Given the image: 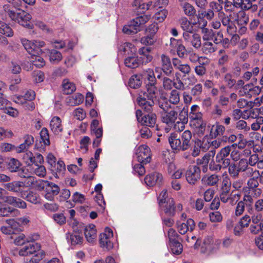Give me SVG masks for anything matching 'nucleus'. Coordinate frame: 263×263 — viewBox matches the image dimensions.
Masks as SVG:
<instances>
[{"label": "nucleus", "instance_id": "1", "mask_svg": "<svg viewBox=\"0 0 263 263\" xmlns=\"http://www.w3.org/2000/svg\"><path fill=\"white\" fill-rule=\"evenodd\" d=\"M12 4H6L3 6L4 14L8 15L11 20L18 22L22 25H24V22L30 20V15L22 10L23 2L22 0H7Z\"/></svg>", "mask_w": 263, "mask_h": 263}, {"label": "nucleus", "instance_id": "2", "mask_svg": "<svg viewBox=\"0 0 263 263\" xmlns=\"http://www.w3.org/2000/svg\"><path fill=\"white\" fill-rule=\"evenodd\" d=\"M21 43L26 51L31 55V62L37 67L41 68L45 65L44 59L39 55L43 53L41 48L44 47L46 44L41 40L29 41L26 39H22Z\"/></svg>", "mask_w": 263, "mask_h": 263}, {"label": "nucleus", "instance_id": "3", "mask_svg": "<svg viewBox=\"0 0 263 263\" xmlns=\"http://www.w3.org/2000/svg\"><path fill=\"white\" fill-rule=\"evenodd\" d=\"M155 84H147L146 92L139 94L137 98L139 105L147 112L152 111L155 101L157 100V89Z\"/></svg>", "mask_w": 263, "mask_h": 263}, {"label": "nucleus", "instance_id": "4", "mask_svg": "<svg viewBox=\"0 0 263 263\" xmlns=\"http://www.w3.org/2000/svg\"><path fill=\"white\" fill-rule=\"evenodd\" d=\"M192 137V133L189 130H185L180 136L175 133H172L168 137V142L173 149L184 151L190 147Z\"/></svg>", "mask_w": 263, "mask_h": 263}, {"label": "nucleus", "instance_id": "5", "mask_svg": "<svg viewBox=\"0 0 263 263\" xmlns=\"http://www.w3.org/2000/svg\"><path fill=\"white\" fill-rule=\"evenodd\" d=\"M236 144H233L222 147L217 153L215 157V161L218 163L213 170H220L221 168H226L231 162L230 155L231 149L234 148Z\"/></svg>", "mask_w": 263, "mask_h": 263}, {"label": "nucleus", "instance_id": "6", "mask_svg": "<svg viewBox=\"0 0 263 263\" xmlns=\"http://www.w3.org/2000/svg\"><path fill=\"white\" fill-rule=\"evenodd\" d=\"M228 167L230 176L234 179L238 178L240 172H246L248 175L253 173V168L248 167V161L245 159H240L237 163L230 162Z\"/></svg>", "mask_w": 263, "mask_h": 263}, {"label": "nucleus", "instance_id": "7", "mask_svg": "<svg viewBox=\"0 0 263 263\" xmlns=\"http://www.w3.org/2000/svg\"><path fill=\"white\" fill-rule=\"evenodd\" d=\"M112 237V231L110 228H106L104 232L100 234L99 242L100 246L108 250L111 249L113 248V243L111 241Z\"/></svg>", "mask_w": 263, "mask_h": 263}, {"label": "nucleus", "instance_id": "8", "mask_svg": "<svg viewBox=\"0 0 263 263\" xmlns=\"http://www.w3.org/2000/svg\"><path fill=\"white\" fill-rule=\"evenodd\" d=\"M138 161L140 163L146 164L151 161V150L146 145H141L136 149V152Z\"/></svg>", "mask_w": 263, "mask_h": 263}, {"label": "nucleus", "instance_id": "9", "mask_svg": "<svg viewBox=\"0 0 263 263\" xmlns=\"http://www.w3.org/2000/svg\"><path fill=\"white\" fill-rule=\"evenodd\" d=\"M173 86L177 90H184L185 89V85L179 78L178 77L174 80H172L167 77L163 78V87L164 89L170 90L172 89Z\"/></svg>", "mask_w": 263, "mask_h": 263}, {"label": "nucleus", "instance_id": "10", "mask_svg": "<svg viewBox=\"0 0 263 263\" xmlns=\"http://www.w3.org/2000/svg\"><path fill=\"white\" fill-rule=\"evenodd\" d=\"M261 91L259 86H254L252 84H247L240 88L238 94L241 96L250 98L253 96L259 95Z\"/></svg>", "mask_w": 263, "mask_h": 263}, {"label": "nucleus", "instance_id": "11", "mask_svg": "<svg viewBox=\"0 0 263 263\" xmlns=\"http://www.w3.org/2000/svg\"><path fill=\"white\" fill-rule=\"evenodd\" d=\"M185 177L190 184H195L200 178V169L196 165L190 166L186 171Z\"/></svg>", "mask_w": 263, "mask_h": 263}, {"label": "nucleus", "instance_id": "12", "mask_svg": "<svg viewBox=\"0 0 263 263\" xmlns=\"http://www.w3.org/2000/svg\"><path fill=\"white\" fill-rule=\"evenodd\" d=\"M227 142V137L223 136L221 138H218L210 141L208 140H203L202 148L204 150H208L210 147L216 149L220 147Z\"/></svg>", "mask_w": 263, "mask_h": 263}, {"label": "nucleus", "instance_id": "13", "mask_svg": "<svg viewBox=\"0 0 263 263\" xmlns=\"http://www.w3.org/2000/svg\"><path fill=\"white\" fill-rule=\"evenodd\" d=\"M5 188L10 192L20 194L24 198L26 195V190H25L23 182L20 181H14L5 185Z\"/></svg>", "mask_w": 263, "mask_h": 263}, {"label": "nucleus", "instance_id": "14", "mask_svg": "<svg viewBox=\"0 0 263 263\" xmlns=\"http://www.w3.org/2000/svg\"><path fill=\"white\" fill-rule=\"evenodd\" d=\"M41 245L37 243H28L23 247L19 251V255L22 256H27L37 253L38 252L41 251Z\"/></svg>", "mask_w": 263, "mask_h": 263}, {"label": "nucleus", "instance_id": "15", "mask_svg": "<svg viewBox=\"0 0 263 263\" xmlns=\"http://www.w3.org/2000/svg\"><path fill=\"white\" fill-rule=\"evenodd\" d=\"M179 121L173 124L174 129L177 132L183 131L185 128V124L188 121L187 111L184 108L180 111L179 115Z\"/></svg>", "mask_w": 263, "mask_h": 263}, {"label": "nucleus", "instance_id": "16", "mask_svg": "<svg viewBox=\"0 0 263 263\" xmlns=\"http://www.w3.org/2000/svg\"><path fill=\"white\" fill-rule=\"evenodd\" d=\"M176 224L178 232L182 235L185 234L187 231H192L195 227L194 221L191 218L188 219L185 223L177 221Z\"/></svg>", "mask_w": 263, "mask_h": 263}, {"label": "nucleus", "instance_id": "17", "mask_svg": "<svg viewBox=\"0 0 263 263\" xmlns=\"http://www.w3.org/2000/svg\"><path fill=\"white\" fill-rule=\"evenodd\" d=\"M45 198L52 201L54 199L55 196L57 195L60 192V187L57 184L52 182H49L45 188Z\"/></svg>", "mask_w": 263, "mask_h": 263}, {"label": "nucleus", "instance_id": "18", "mask_svg": "<svg viewBox=\"0 0 263 263\" xmlns=\"http://www.w3.org/2000/svg\"><path fill=\"white\" fill-rule=\"evenodd\" d=\"M178 117V112L175 109L171 110L161 114V120L168 125H173Z\"/></svg>", "mask_w": 263, "mask_h": 263}, {"label": "nucleus", "instance_id": "19", "mask_svg": "<svg viewBox=\"0 0 263 263\" xmlns=\"http://www.w3.org/2000/svg\"><path fill=\"white\" fill-rule=\"evenodd\" d=\"M163 179L162 175L158 173L154 172L147 175L144 179L145 183L148 186H154L156 183H160Z\"/></svg>", "mask_w": 263, "mask_h": 263}, {"label": "nucleus", "instance_id": "20", "mask_svg": "<svg viewBox=\"0 0 263 263\" xmlns=\"http://www.w3.org/2000/svg\"><path fill=\"white\" fill-rule=\"evenodd\" d=\"M230 16L231 19L234 18V21L240 26L246 25L249 21L248 16L242 10L239 11L237 13H233L230 15Z\"/></svg>", "mask_w": 263, "mask_h": 263}, {"label": "nucleus", "instance_id": "21", "mask_svg": "<svg viewBox=\"0 0 263 263\" xmlns=\"http://www.w3.org/2000/svg\"><path fill=\"white\" fill-rule=\"evenodd\" d=\"M50 127L54 134L59 135L61 133L63 132V127L60 118L58 116L53 117L50 121Z\"/></svg>", "mask_w": 263, "mask_h": 263}, {"label": "nucleus", "instance_id": "22", "mask_svg": "<svg viewBox=\"0 0 263 263\" xmlns=\"http://www.w3.org/2000/svg\"><path fill=\"white\" fill-rule=\"evenodd\" d=\"M84 234L87 241L89 243H93L97 238V230L95 226L90 224L86 226Z\"/></svg>", "mask_w": 263, "mask_h": 263}, {"label": "nucleus", "instance_id": "23", "mask_svg": "<svg viewBox=\"0 0 263 263\" xmlns=\"http://www.w3.org/2000/svg\"><path fill=\"white\" fill-rule=\"evenodd\" d=\"M191 125L199 137L203 135L205 129L206 123L203 121L202 118L191 121Z\"/></svg>", "mask_w": 263, "mask_h": 263}, {"label": "nucleus", "instance_id": "24", "mask_svg": "<svg viewBox=\"0 0 263 263\" xmlns=\"http://www.w3.org/2000/svg\"><path fill=\"white\" fill-rule=\"evenodd\" d=\"M203 43L202 46V51L205 54H211L214 52L216 50V47L213 43L209 41L207 35L204 34L203 36Z\"/></svg>", "mask_w": 263, "mask_h": 263}, {"label": "nucleus", "instance_id": "25", "mask_svg": "<svg viewBox=\"0 0 263 263\" xmlns=\"http://www.w3.org/2000/svg\"><path fill=\"white\" fill-rule=\"evenodd\" d=\"M172 63L175 68L181 72L184 75L188 74L191 70V68L189 64H183L178 58H173L172 59Z\"/></svg>", "mask_w": 263, "mask_h": 263}, {"label": "nucleus", "instance_id": "26", "mask_svg": "<svg viewBox=\"0 0 263 263\" xmlns=\"http://www.w3.org/2000/svg\"><path fill=\"white\" fill-rule=\"evenodd\" d=\"M161 59L162 70L167 76H170L173 72V68L172 66L169 57L165 54H162Z\"/></svg>", "mask_w": 263, "mask_h": 263}, {"label": "nucleus", "instance_id": "27", "mask_svg": "<svg viewBox=\"0 0 263 263\" xmlns=\"http://www.w3.org/2000/svg\"><path fill=\"white\" fill-rule=\"evenodd\" d=\"M214 16V13L213 11L209 9L206 11H202L201 13H199L197 15L198 23L199 24H201L203 26H206L207 25V21L204 18L205 17L207 20H211Z\"/></svg>", "mask_w": 263, "mask_h": 263}, {"label": "nucleus", "instance_id": "28", "mask_svg": "<svg viewBox=\"0 0 263 263\" xmlns=\"http://www.w3.org/2000/svg\"><path fill=\"white\" fill-rule=\"evenodd\" d=\"M226 128L224 126L218 123H216L213 125L210 129V136L212 138H216L218 136L223 135L225 132Z\"/></svg>", "mask_w": 263, "mask_h": 263}, {"label": "nucleus", "instance_id": "29", "mask_svg": "<svg viewBox=\"0 0 263 263\" xmlns=\"http://www.w3.org/2000/svg\"><path fill=\"white\" fill-rule=\"evenodd\" d=\"M157 117L155 114H150L143 116L140 123L145 126L154 127L156 123Z\"/></svg>", "mask_w": 263, "mask_h": 263}, {"label": "nucleus", "instance_id": "30", "mask_svg": "<svg viewBox=\"0 0 263 263\" xmlns=\"http://www.w3.org/2000/svg\"><path fill=\"white\" fill-rule=\"evenodd\" d=\"M166 204L163 208V211L166 215L173 217L175 214V204L174 199L172 198L167 199Z\"/></svg>", "mask_w": 263, "mask_h": 263}, {"label": "nucleus", "instance_id": "31", "mask_svg": "<svg viewBox=\"0 0 263 263\" xmlns=\"http://www.w3.org/2000/svg\"><path fill=\"white\" fill-rule=\"evenodd\" d=\"M151 17V15H143L136 17L130 22L135 28L138 29V31H139L140 30V26L147 22Z\"/></svg>", "mask_w": 263, "mask_h": 263}, {"label": "nucleus", "instance_id": "32", "mask_svg": "<svg viewBox=\"0 0 263 263\" xmlns=\"http://www.w3.org/2000/svg\"><path fill=\"white\" fill-rule=\"evenodd\" d=\"M32 175H35L40 178H44L47 174L46 167L43 165L34 164V165L30 166Z\"/></svg>", "mask_w": 263, "mask_h": 263}, {"label": "nucleus", "instance_id": "33", "mask_svg": "<svg viewBox=\"0 0 263 263\" xmlns=\"http://www.w3.org/2000/svg\"><path fill=\"white\" fill-rule=\"evenodd\" d=\"M151 48L149 47H142L139 50V53L141 55L142 62L147 63L153 60V56L151 53Z\"/></svg>", "mask_w": 263, "mask_h": 263}, {"label": "nucleus", "instance_id": "34", "mask_svg": "<svg viewBox=\"0 0 263 263\" xmlns=\"http://www.w3.org/2000/svg\"><path fill=\"white\" fill-rule=\"evenodd\" d=\"M119 50L123 51L124 54L129 55L135 54L137 49L135 46L130 43H124L120 45Z\"/></svg>", "mask_w": 263, "mask_h": 263}, {"label": "nucleus", "instance_id": "35", "mask_svg": "<svg viewBox=\"0 0 263 263\" xmlns=\"http://www.w3.org/2000/svg\"><path fill=\"white\" fill-rule=\"evenodd\" d=\"M63 91L65 94L72 93L76 90L75 84L68 79H64L62 82Z\"/></svg>", "mask_w": 263, "mask_h": 263}, {"label": "nucleus", "instance_id": "36", "mask_svg": "<svg viewBox=\"0 0 263 263\" xmlns=\"http://www.w3.org/2000/svg\"><path fill=\"white\" fill-rule=\"evenodd\" d=\"M84 101V97L80 93H75L68 98L67 103L71 106L78 105Z\"/></svg>", "mask_w": 263, "mask_h": 263}, {"label": "nucleus", "instance_id": "37", "mask_svg": "<svg viewBox=\"0 0 263 263\" xmlns=\"http://www.w3.org/2000/svg\"><path fill=\"white\" fill-rule=\"evenodd\" d=\"M35 92L32 90H27L25 93L24 95L23 96H19L17 97L16 98V100H15V102L23 104L25 103L24 101L22 100L23 99L24 100L26 101H32L35 99Z\"/></svg>", "mask_w": 263, "mask_h": 263}, {"label": "nucleus", "instance_id": "38", "mask_svg": "<svg viewBox=\"0 0 263 263\" xmlns=\"http://www.w3.org/2000/svg\"><path fill=\"white\" fill-rule=\"evenodd\" d=\"M0 34L7 37H12L13 31L9 25L4 22L0 20Z\"/></svg>", "mask_w": 263, "mask_h": 263}, {"label": "nucleus", "instance_id": "39", "mask_svg": "<svg viewBox=\"0 0 263 263\" xmlns=\"http://www.w3.org/2000/svg\"><path fill=\"white\" fill-rule=\"evenodd\" d=\"M124 64L126 67L130 68H135L138 67L139 65V60L138 58L134 56V54L129 55L124 60Z\"/></svg>", "mask_w": 263, "mask_h": 263}, {"label": "nucleus", "instance_id": "40", "mask_svg": "<svg viewBox=\"0 0 263 263\" xmlns=\"http://www.w3.org/2000/svg\"><path fill=\"white\" fill-rule=\"evenodd\" d=\"M142 76L135 74L132 76L129 81V85L131 88L136 89L139 87L142 84Z\"/></svg>", "mask_w": 263, "mask_h": 263}, {"label": "nucleus", "instance_id": "41", "mask_svg": "<svg viewBox=\"0 0 263 263\" xmlns=\"http://www.w3.org/2000/svg\"><path fill=\"white\" fill-rule=\"evenodd\" d=\"M133 5L141 10L140 12H144L151 9L152 6V2H149L147 4H145L144 0H135Z\"/></svg>", "mask_w": 263, "mask_h": 263}, {"label": "nucleus", "instance_id": "42", "mask_svg": "<svg viewBox=\"0 0 263 263\" xmlns=\"http://www.w3.org/2000/svg\"><path fill=\"white\" fill-rule=\"evenodd\" d=\"M189 116L191 121L202 118V114L199 111V107L197 105L192 106Z\"/></svg>", "mask_w": 263, "mask_h": 263}, {"label": "nucleus", "instance_id": "43", "mask_svg": "<svg viewBox=\"0 0 263 263\" xmlns=\"http://www.w3.org/2000/svg\"><path fill=\"white\" fill-rule=\"evenodd\" d=\"M23 162L28 166H31L35 163V159L33 153L30 151H26L22 156Z\"/></svg>", "mask_w": 263, "mask_h": 263}, {"label": "nucleus", "instance_id": "44", "mask_svg": "<svg viewBox=\"0 0 263 263\" xmlns=\"http://www.w3.org/2000/svg\"><path fill=\"white\" fill-rule=\"evenodd\" d=\"M69 240L72 245L75 246L82 244L83 238L81 233L74 232L70 235Z\"/></svg>", "mask_w": 263, "mask_h": 263}, {"label": "nucleus", "instance_id": "45", "mask_svg": "<svg viewBox=\"0 0 263 263\" xmlns=\"http://www.w3.org/2000/svg\"><path fill=\"white\" fill-rule=\"evenodd\" d=\"M179 24L181 28L184 31H193L194 27L191 23L185 17H181L179 20Z\"/></svg>", "mask_w": 263, "mask_h": 263}, {"label": "nucleus", "instance_id": "46", "mask_svg": "<svg viewBox=\"0 0 263 263\" xmlns=\"http://www.w3.org/2000/svg\"><path fill=\"white\" fill-rule=\"evenodd\" d=\"M10 214H12L13 216H18L20 215V211L10 207L0 208V216H8Z\"/></svg>", "mask_w": 263, "mask_h": 263}, {"label": "nucleus", "instance_id": "47", "mask_svg": "<svg viewBox=\"0 0 263 263\" xmlns=\"http://www.w3.org/2000/svg\"><path fill=\"white\" fill-rule=\"evenodd\" d=\"M20 161L15 159L11 158L8 162V168L11 172H17L21 166Z\"/></svg>", "mask_w": 263, "mask_h": 263}, {"label": "nucleus", "instance_id": "48", "mask_svg": "<svg viewBox=\"0 0 263 263\" xmlns=\"http://www.w3.org/2000/svg\"><path fill=\"white\" fill-rule=\"evenodd\" d=\"M181 7L184 14L188 16H194L196 14V11L195 8L188 3L182 4Z\"/></svg>", "mask_w": 263, "mask_h": 263}, {"label": "nucleus", "instance_id": "49", "mask_svg": "<svg viewBox=\"0 0 263 263\" xmlns=\"http://www.w3.org/2000/svg\"><path fill=\"white\" fill-rule=\"evenodd\" d=\"M169 103L176 105L179 103L180 101V92L177 89H173L170 93L168 97Z\"/></svg>", "mask_w": 263, "mask_h": 263}, {"label": "nucleus", "instance_id": "50", "mask_svg": "<svg viewBox=\"0 0 263 263\" xmlns=\"http://www.w3.org/2000/svg\"><path fill=\"white\" fill-rule=\"evenodd\" d=\"M142 76L146 78L149 81V83L148 84L156 83V79L153 69L149 68L143 71Z\"/></svg>", "mask_w": 263, "mask_h": 263}, {"label": "nucleus", "instance_id": "51", "mask_svg": "<svg viewBox=\"0 0 263 263\" xmlns=\"http://www.w3.org/2000/svg\"><path fill=\"white\" fill-rule=\"evenodd\" d=\"M92 134H94L96 137L93 142V145L95 147H97L99 145L101 142V138L103 135V129L102 127H98V128L91 130Z\"/></svg>", "mask_w": 263, "mask_h": 263}, {"label": "nucleus", "instance_id": "52", "mask_svg": "<svg viewBox=\"0 0 263 263\" xmlns=\"http://www.w3.org/2000/svg\"><path fill=\"white\" fill-rule=\"evenodd\" d=\"M215 155V151L214 149L211 150L209 153L206 154L201 159H198V164H203L204 165H207L209 162L210 158L213 157Z\"/></svg>", "mask_w": 263, "mask_h": 263}, {"label": "nucleus", "instance_id": "53", "mask_svg": "<svg viewBox=\"0 0 263 263\" xmlns=\"http://www.w3.org/2000/svg\"><path fill=\"white\" fill-rule=\"evenodd\" d=\"M170 246L172 253L174 254H180L182 251V245L177 241L170 242Z\"/></svg>", "mask_w": 263, "mask_h": 263}, {"label": "nucleus", "instance_id": "54", "mask_svg": "<svg viewBox=\"0 0 263 263\" xmlns=\"http://www.w3.org/2000/svg\"><path fill=\"white\" fill-rule=\"evenodd\" d=\"M62 59V55L60 52L52 50L50 52V61L53 64L58 63Z\"/></svg>", "mask_w": 263, "mask_h": 263}, {"label": "nucleus", "instance_id": "55", "mask_svg": "<svg viewBox=\"0 0 263 263\" xmlns=\"http://www.w3.org/2000/svg\"><path fill=\"white\" fill-rule=\"evenodd\" d=\"M236 128L243 132V133L248 132L250 130V127L247 123L243 120H239L236 123Z\"/></svg>", "mask_w": 263, "mask_h": 263}, {"label": "nucleus", "instance_id": "56", "mask_svg": "<svg viewBox=\"0 0 263 263\" xmlns=\"http://www.w3.org/2000/svg\"><path fill=\"white\" fill-rule=\"evenodd\" d=\"M40 137L42 140V142L43 143L45 146L50 144L49 135L48 130L46 128L44 127L42 128L40 132Z\"/></svg>", "mask_w": 263, "mask_h": 263}, {"label": "nucleus", "instance_id": "57", "mask_svg": "<svg viewBox=\"0 0 263 263\" xmlns=\"http://www.w3.org/2000/svg\"><path fill=\"white\" fill-rule=\"evenodd\" d=\"M45 256V252L44 251H40L35 254L34 256L31 257L29 260H26V263H38Z\"/></svg>", "mask_w": 263, "mask_h": 263}, {"label": "nucleus", "instance_id": "58", "mask_svg": "<svg viewBox=\"0 0 263 263\" xmlns=\"http://www.w3.org/2000/svg\"><path fill=\"white\" fill-rule=\"evenodd\" d=\"M157 40V38L153 35H149L147 34L145 36L142 37L141 40V43L145 45H152Z\"/></svg>", "mask_w": 263, "mask_h": 263}, {"label": "nucleus", "instance_id": "59", "mask_svg": "<svg viewBox=\"0 0 263 263\" xmlns=\"http://www.w3.org/2000/svg\"><path fill=\"white\" fill-rule=\"evenodd\" d=\"M250 175L253 176V177L249 179L248 181L247 184L248 185V188L247 189V190L253 192L255 189L257 188L259 183L256 176L252 175V174H251Z\"/></svg>", "mask_w": 263, "mask_h": 263}, {"label": "nucleus", "instance_id": "60", "mask_svg": "<svg viewBox=\"0 0 263 263\" xmlns=\"http://www.w3.org/2000/svg\"><path fill=\"white\" fill-rule=\"evenodd\" d=\"M73 116L77 120L82 121L85 118L86 113L83 108L79 107L74 110L73 111Z\"/></svg>", "mask_w": 263, "mask_h": 263}, {"label": "nucleus", "instance_id": "61", "mask_svg": "<svg viewBox=\"0 0 263 263\" xmlns=\"http://www.w3.org/2000/svg\"><path fill=\"white\" fill-rule=\"evenodd\" d=\"M25 178L26 179L24 181H22L25 190L31 187L36 182L35 177L31 175Z\"/></svg>", "mask_w": 263, "mask_h": 263}, {"label": "nucleus", "instance_id": "62", "mask_svg": "<svg viewBox=\"0 0 263 263\" xmlns=\"http://www.w3.org/2000/svg\"><path fill=\"white\" fill-rule=\"evenodd\" d=\"M6 222L10 226L11 229L13 230L14 233H15V231L18 232L22 231L17 219H8L6 220Z\"/></svg>", "mask_w": 263, "mask_h": 263}, {"label": "nucleus", "instance_id": "63", "mask_svg": "<svg viewBox=\"0 0 263 263\" xmlns=\"http://www.w3.org/2000/svg\"><path fill=\"white\" fill-rule=\"evenodd\" d=\"M189 43H191L194 48H199L201 46V39L199 35L197 33L193 34L192 40Z\"/></svg>", "mask_w": 263, "mask_h": 263}, {"label": "nucleus", "instance_id": "64", "mask_svg": "<svg viewBox=\"0 0 263 263\" xmlns=\"http://www.w3.org/2000/svg\"><path fill=\"white\" fill-rule=\"evenodd\" d=\"M210 220L212 222H219L222 220V216L219 212L216 211L209 214Z\"/></svg>", "mask_w": 263, "mask_h": 263}]
</instances>
